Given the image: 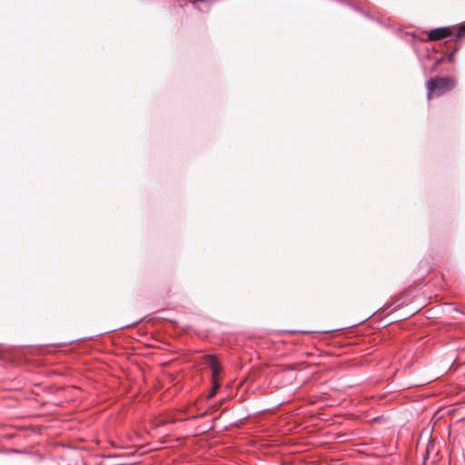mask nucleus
<instances>
[{"label": "nucleus", "instance_id": "f257e3e1", "mask_svg": "<svg viewBox=\"0 0 465 465\" xmlns=\"http://www.w3.org/2000/svg\"><path fill=\"white\" fill-rule=\"evenodd\" d=\"M426 87L428 89V99H431L434 95L440 96L447 91L452 90L455 87V81L453 78L447 76H436L426 83Z\"/></svg>", "mask_w": 465, "mask_h": 465}, {"label": "nucleus", "instance_id": "f03ea898", "mask_svg": "<svg viewBox=\"0 0 465 465\" xmlns=\"http://www.w3.org/2000/svg\"><path fill=\"white\" fill-rule=\"evenodd\" d=\"M208 361H209V366L212 369V380H213V387L208 395V398H213L216 394L218 389L220 388L219 374L222 370V367L214 356H209Z\"/></svg>", "mask_w": 465, "mask_h": 465}, {"label": "nucleus", "instance_id": "7ed1b4c3", "mask_svg": "<svg viewBox=\"0 0 465 465\" xmlns=\"http://www.w3.org/2000/svg\"><path fill=\"white\" fill-rule=\"evenodd\" d=\"M452 32L449 27L432 29L428 34V40L438 41L451 35Z\"/></svg>", "mask_w": 465, "mask_h": 465}, {"label": "nucleus", "instance_id": "20e7f679", "mask_svg": "<svg viewBox=\"0 0 465 465\" xmlns=\"http://www.w3.org/2000/svg\"><path fill=\"white\" fill-rule=\"evenodd\" d=\"M465 35V24L460 25V27L459 28V32L457 34V38L458 39H460L462 38L463 36Z\"/></svg>", "mask_w": 465, "mask_h": 465}]
</instances>
